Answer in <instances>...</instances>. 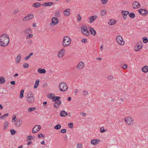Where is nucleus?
Instances as JSON below:
<instances>
[{"instance_id":"nucleus-1","label":"nucleus","mask_w":148,"mask_h":148,"mask_svg":"<svg viewBox=\"0 0 148 148\" xmlns=\"http://www.w3.org/2000/svg\"><path fill=\"white\" fill-rule=\"evenodd\" d=\"M9 36L4 34L0 36V45L2 47H5L8 45L9 42Z\"/></svg>"},{"instance_id":"nucleus-2","label":"nucleus","mask_w":148,"mask_h":148,"mask_svg":"<svg viewBox=\"0 0 148 148\" xmlns=\"http://www.w3.org/2000/svg\"><path fill=\"white\" fill-rule=\"evenodd\" d=\"M27 101L29 103H33L34 101L35 97L33 93L29 92L27 93L26 97Z\"/></svg>"},{"instance_id":"nucleus-3","label":"nucleus","mask_w":148,"mask_h":148,"mask_svg":"<svg viewBox=\"0 0 148 148\" xmlns=\"http://www.w3.org/2000/svg\"><path fill=\"white\" fill-rule=\"evenodd\" d=\"M71 40L68 36H64L62 41V45L64 47L68 46L71 43Z\"/></svg>"},{"instance_id":"nucleus-4","label":"nucleus","mask_w":148,"mask_h":148,"mask_svg":"<svg viewBox=\"0 0 148 148\" xmlns=\"http://www.w3.org/2000/svg\"><path fill=\"white\" fill-rule=\"evenodd\" d=\"M59 88L61 91L64 92L67 90L68 86L65 82H62L59 84Z\"/></svg>"},{"instance_id":"nucleus-5","label":"nucleus","mask_w":148,"mask_h":148,"mask_svg":"<svg viewBox=\"0 0 148 148\" xmlns=\"http://www.w3.org/2000/svg\"><path fill=\"white\" fill-rule=\"evenodd\" d=\"M81 31L82 33L86 36H88L89 35L90 33L88 30L87 27L85 26H84L81 27Z\"/></svg>"},{"instance_id":"nucleus-6","label":"nucleus","mask_w":148,"mask_h":148,"mask_svg":"<svg viewBox=\"0 0 148 148\" xmlns=\"http://www.w3.org/2000/svg\"><path fill=\"white\" fill-rule=\"evenodd\" d=\"M124 121L128 125H131L133 123V119L130 116L126 117Z\"/></svg>"},{"instance_id":"nucleus-7","label":"nucleus","mask_w":148,"mask_h":148,"mask_svg":"<svg viewBox=\"0 0 148 148\" xmlns=\"http://www.w3.org/2000/svg\"><path fill=\"white\" fill-rule=\"evenodd\" d=\"M116 40L117 43L121 45H123L124 44L122 38L120 36H117L116 38Z\"/></svg>"},{"instance_id":"nucleus-8","label":"nucleus","mask_w":148,"mask_h":148,"mask_svg":"<svg viewBox=\"0 0 148 148\" xmlns=\"http://www.w3.org/2000/svg\"><path fill=\"white\" fill-rule=\"evenodd\" d=\"M51 21L52 22L50 24V26H51L53 24L54 25H57L59 22V19L57 17H55L52 18Z\"/></svg>"},{"instance_id":"nucleus-9","label":"nucleus","mask_w":148,"mask_h":148,"mask_svg":"<svg viewBox=\"0 0 148 148\" xmlns=\"http://www.w3.org/2000/svg\"><path fill=\"white\" fill-rule=\"evenodd\" d=\"M41 128V127L40 125H36L33 128L32 130V132L33 133H36L40 130Z\"/></svg>"},{"instance_id":"nucleus-10","label":"nucleus","mask_w":148,"mask_h":148,"mask_svg":"<svg viewBox=\"0 0 148 148\" xmlns=\"http://www.w3.org/2000/svg\"><path fill=\"white\" fill-rule=\"evenodd\" d=\"M34 17V15L32 14H28L27 16H25L23 18V21H26L30 20Z\"/></svg>"},{"instance_id":"nucleus-11","label":"nucleus","mask_w":148,"mask_h":148,"mask_svg":"<svg viewBox=\"0 0 148 148\" xmlns=\"http://www.w3.org/2000/svg\"><path fill=\"white\" fill-rule=\"evenodd\" d=\"M22 121L21 119H18L14 123V125L16 127H19L22 123Z\"/></svg>"},{"instance_id":"nucleus-12","label":"nucleus","mask_w":148,"mask_h":148,"mask_svg":"<svg viewBox=\"0 0 148 148\" xmlns=\"http://www.w3.org/2000/svg\"><path fill=\"white\" fill-rule=\"evenodd\" d=\"M84 66V64L82 61L80 62L76 66V68L79 70H80L82 69Z\"/></svg>"},{"instance_id":"nucleus-13","label":"nucleus","mask_w":148,"mask_h":148,"mask_svg":"<svg viewBox=\"0 0 148 148\" xmlns=\"http://www.w3.org/2000/svg\"><path fill=\"white\" fill-rule=\"evenodd\" d=\"M138 11L141 15L144 16L147 15L148 13V11L145 9H140Z\"/></svg>"},{"instance_id":"nucleus-14","label":"nucleus","mask_w":148,"mask_h":148,"mask_svg":"<svg viewBox=\"0 0 148 148\" xmlns=\"http://www.w3.org/2000/svg\"><path fill=\"white\" fill-rule=\"evenodd\" d=\"M54 104V107L56 109H58L61 105V102L60 100L55 101Z\"/></svg>"},{"instance_id":"nucleus-15","label":"nucleus","mask_w":148,"mask_h":148,"mask_svg":"<svg viewBox=\"0 0 148 148\" xmlns=\"http://www.w3.org/2000/svg\"><path fill=\"white\" fill-rule=\"evenodd\" d=\"M65 49H62L58 53V56L60 58H62L64 55Z\"/></svg>"},{"instance_id":"nucleus-16","label":"nucleus","mask_w":148,"mask_h":148,"mask_svg":"<svg viewBox=\"0 0 148 148\" xmlns=\"http://www.w3.org/2000/svg\"><path fill=\"white\" fill-rule=\"evenodd\" d=\"M132 6L133 8H139L140 6V4L139 3L136 1H135L133 2L132 3Z\"/></svg>"},{"instance_id":"nucleus-17","label":"nucleus","mask_w":148,"mask_h":148,"mask_svg":"<svg viewBox=\"0 0 148 148\" xmlns=\"http://www.w3.org/2000/svg\"><path fill=\"white\" fill-rule=\"evenodd\" d=\"M100 141L99 139H94L91 140V143L93 145H96Z\"/></svg>"},{"instance_id":"nucleus-18","label":"nucleus","mask_w":148,"mask_h":148,"mask_svg":"<svg viewBox=\"0 0 148 148\" xmlns=\"http://www.w3.org/2000/svg\"><path fill=\"white\" fill-rule=\"evenodd\" d=\"M97 17V16H93L90 17L89 18V19L90 20V23H92L94 22L95 19H96Z\"/></svg>"},{"instance_id":"nucleus-19","label":"nucleus","mask_w":148,"mask_h":148,"mask_svg":"<svg viewBox=\"0 0 148 148\" xmlns=\"http://www.w3.org/2000/svg\"><path fill=\"white\" fill-rule=\"evenodd\" d=\"M70 9H68L65 10L64 11V15L66 16H69L70 14Z\"/></svg>"},{"instance_id":"nucleus-20","label":"nucleus","mask_w":148,"mask_h":148,"mask_svg":"<svg viewBox=\"0 0 148 148\" xmlns=\"http://www.w3.org/2000/svg\"><path fill=\"white\" fill-rule=\"evenodd\" d=\"M123 18L124 19H126L127 15L129 13V12L127 11H122L121 12Z\"/></svg>"},{"instance_id":"nucleus-21","label":"nucleus","mask_w":148,"mask_h":148,"mask_svg":"<svg viewBox=\"0 0 148 148\" xmlns=\"http://www.w3.org/2000/svg\"><path fill=\"white\" fill-rule=\"evenodd\" d=\"M89 29H90L91 34L93 35H95L96 33L94 29V28H92L91 27H89Z\"/></svg>"},{"instance_id":"nucleus-22","label":"nucleus","mask_w":148,"mask_h":148,"mask_svg":"<svg viewBox=\"0 0 148 148\" xmlns=\"http://www.w3.org/2000/svg\"><path fill=\"white\" fill-rule=\"evenodd\" d=\"M54 4V3L53 2H48L45 3L42 5V6H50L52 5H53Z\"/></svg>"},{"instance_id":"nucleus-23","label":"nucleus","mask_w":148,"mask_h":148,"mask_svg":"<svg viewBox=\"0 0 148 148\" xmlns=\"http://www.w3.org/2000/svg\"><path fill=\"white\" fill-rule=\"evenodd\" d=\"M143 47V45H138L134 47V50L135 51H137L140 50Z\"/></svg>"},{"instance_id":"nucleus-24","label":"nucleus","mask_w":148,"mask_h":148,"mask_svg":"<svg viewBox=\"0 0 148 148\" xmlns=\"http://www.w3.org/2000/svg\"><path fill=\"white\" fill-rule=\"evenodd\" d=\"M68 113L65 111H62L60 113V116L61 117H65L67 115Z\"/></svg>"},{"instance_id":"nucleus-25","label":"nucleus","mask_w":148,"mask_h":148,"mask_svg":"<svg viewBox=\"0 0 148 148\" xmlns=\"http://www.w3.org/2000/svg\"><path fill=\"white\" fill-rule=\"evenodd\" d=\"M142 71L143 72L146 73L148 71V66H145L142 68Z\"/></svg>"},{"instance_id":"nucleus-26","label":"nucleus","mask_w":148,"mask_h":148,"mask_svg":"<svg viewBox=\"0 0 148 148\" xmlns=\"http://www.w3.org/2000/svg\"><path fill=\"white\" fill-rule=\"evenodd\" d=\"M41 4L38 2H36L33 3L32 6L35 8H38L40 6Z\"/></svg>"},{"instance_id":"nucleus-27","label":"nucleus","mask_w":148,"mask_h":148,"mask_svg":"<svg viewBox=\"0 0 148 148\" xmlns=\"http://www.w3.org/2000/svg\"><path fill=\"white\" fill-rule=\"evenodd\" d=\"M116 22V21L114 19H111L110 21V22L108 23V24L110 25H113L115 24Z\"/></svg>"},{"instance_id":"nucleus-28","label":"nucleus","mask_w":148,"mask_h":148,"mask_svg":"<svg viewBox=\"0 0 148 148\" xmlns=\"http://www.w3.org/2000/svg\"><path fill=\"white\" fill-rule=\"evenodd\" d=\"M38 72L40 73H45L46 72V71L45 69L39 68L38 70Z\"/></svg>"},{"instance_id":"nucleus-29","label":"nucleus","mask_w":148,"mask_h":148,"mask_svg":"<svg viewBox=\"0 0 148 148\" xmlns=\"http://www.w3.org/2000/svg\"><path fill=\"white\" fill-rule=\"evenodd\" d=\"M5 82V80L3 77H0V84H3Z\"/></svg>"},{"instance_id":"nucleus-30","label":"nucleus","mask_w":148,"mask_h":148,"mask_svg":"<svg viewBox=\"0 0 148 148\" xmlns=\"http://www.w3.org/2000/svg\"><path fill=\"white\" fill-rule=\"evenodd\" d=\"M39 80L38 79H37L36 82H35V84L34 86V88H36L38 87V84L39 83Z\"/></svg>"},{"instance_id":"nucleus-31","label":"nucleus","mask_w":148,"mask_h":148,"mask_svg":"<svg viewBox=\"0 0 148 148\" xmlns=\"http://www.w3.org/2000/svg\"><path fill=\"white\" fill-rule=\"evenodd\" d=\"M31 31V29L30 28H28L27 29H25L24 31L23 32L25 34H29V32Z\"/></svg>"},{"instance_id":"nucleus-32","label":"nucleus","mask_w":148,"mask_h":148,"mask_svg":"<svg viewBox=\"0 0 148 148\" xmlns=\"http://www.w3.org/2000/svg\"><path fill=\"white\" fill-rule=\"evenodd\" d=\"M107 12V11L105 9L102 10L101 12V14L102 16L105 15Z\"/></svg>"},{"instance_id":"nucleus-33","label":"nucleus","mask_w":148,"mask_h":148,"mask_svg":"<svg viewBox=\"0 0 148 148\" xmlns=\"http://www.w3.org/2000/svg\"><path fill=\"white\" fill-rule=\"evenodd\" d=\"M21 54L18 55L16 57V59H17V60H16V62L18 63H19L21 61Z\"/></svg>"},{"instance_id":"nucleus-34","label":"nucleus","mask_w":148,"mask_h":148,"mask_svg":"<svg viewBox=\"0 0 148 148\" xmlns=\"http://www.w3.org/2000/svg\"><path fill=\"white\" fill-rule=\"evenodd\" d=\"M55 95L53 93H50L49 95L48 96V97L50 99H53V100L54 99L53 97H54Z\"/></svg>"},{"instance_id":"nucleus-35","label":"nucleus","mask_w":148,"mask_h":148,"mask_svg":"<svg viewBox=\"0 0 148 148\" xmlns=\"http://www.w3.org/2000/svg\"><path fill=\"white\" fill-rule=\"evenodd\" d=\"M8 126V123L7 121H5L4 124V129L6 130Z\"/></svg>"},{"instance_id":"nucleus-36","label":"nucleus","mask_w":148,"mask_h":148,"mask_svg":"<svg viewBox=\"0 0 148 148\" xmlns=\"http://www.w3.org/2000/svg\"><path fill=\"white\" fill-rule=\"evenodd\" d=\"M128 15L129 16L132 18H134L135 17V14L133 12L129 13Z\"/></svg>"},{"instance_id":"nucleus-37","label":"nucleus","mask_w":148,"mask_h":148,"mask_svg":"<svg viewBox=\"0 0 148 148\" xmlns=\"http://www.w3.org/2000/svg\"><path fill=\"white\" fill-rule=\"evenodd\" d=\"M36 109V108L35 107L29 108L28 110L27 111L29 112H31L35 110Z\"/></svg>"},{"instance_id":"nucleus-38","label":"nucleus","mask_w":148,"mask_h":148,"mask_svg":"<svg viewBox=\"0 0 148 148\" xmlns=\"http://www.w3.org/2000/svg\"><path fill=\"white\" fill-rule=\"evenodd\" d=\"M114 78V76L113 75H110L108 76L107 79L110 80H112Z\"/></svg>"},{"instance_id":"nucleus-39","label":"nucleus","mask_w":148,"mask_h":148,"mask_svg":"<svg viewBox=\"0 0 148 148\" xmlns=\"http://www.w3.org/2000/svg\"><path fill=\"white\" fill-rule=\"evenodd\" d=\"M53 98H54V99L53 100V101L54 102L55 101H57L60 100L59 99L60 98V97L59 96L56 97L55 96L54 97H53Z\"/></svg>"},{"instance_id":"nucleus-40","label":"nucleus","mask_w":148,"mask_h":148,"mask_svg":"<svg viewBox=\"0 0 148 148\" xmlns=\"http://www.w3.org/2000/svg\"><path fill=\"white\" fill-rule=\"evenodd\" d=\"M61 127V125L60 124H58L56 125L54 127V128L55 129L58 130Z\"/></svg>"},{"instance_id":"nucleus-41","label":"nucleus","mask_w":148,"mask_h":148,"mask_svg":"<svg viewBox=\"0 0 148 148\" xmlns=\"http://www.w3.org/2000/svg\"><path fill=\"white\" fill-rule=\"evenodd\" d=\"M143 42L144 43H146L148 42V39L146 37H144L143 38Z\"/></svg>"},{"instance_id":"nucleus-42","label":"nucleus","mask_w":148,"mask_h":148,"mask_svg":"<svg viewBox=\"0 0 148 148\" xmlns=\"http://www.w3.org/2000/svg\"><path fill=\"white\" fill-rule=\"evenodd\" d=\"M11 134L12 135H14L16 133V131L14 129L11 130H10Z\"/></svg>"},{"instance_id":"nucleus-43","label":"nucleus","mask_w":148,"mask_h":148,"mask_svg":"<svg viewBox=\"0 0 148 148\" xmlns=\"http://www.w3.org/2000/svg\"><path fill=\"white\" fill-rule=\"evenodd\" d=\"M33 53H31L29 55H28L25 58V60H27L28 59L31 57V56L33 55Z\"/></svg>"},{"instance_id":"nucleus-44","label":"nucleus","mask_w":148,"mask_h":148,"mask_svg":"<svg viewBox=\"0 0 148 148\" xmlns=\"http://www.w3.org/2000/svg\"><path fill=\"white\" fill-rule=\"evenodd\" d=\"M24 92V90H22L20 92V98H22L23 97V93Z\"/></svg>"},{"instance_id":"nucleus-45","label":"nucleus","mask_w":148,"mask_h":148,"mask_svg":"<svg viewBox=\"0 0 148 148\" xmlns=\"http://www.w3.org/2000/svg\"><path fill=\"white\" fill-rule=\"evenodd\" d=\"M9 115L8 113H6L3 116H1L0 117V119H3L6 117L7 116Z\"/></svg>"},{"instance_id":"nucleus-46","label":"nucleus","mask_w":148,"mask_h":148,"mask_svg":"<svg viewBox=\"0 0 148 148\" xmlns=\"http://www.w3.org/2000/svg\"><path fill=\"white\" fill-rule=\"evenodd\" d=\"M13 118H12V122H15L16 121V120L15 119H17L16 118V116L14 114L13 116Z\"/></svg>"},{"instance_id":"nucleus-47","label":"nucleus","mask_w":148,"mask_h":148,"mask_svg":"<svg viewBox=\"0 0 148 148\" xmlns=\"http://www.w3.org/2000/svg\"><path fill=\"white\" fill-rule=\"evenodd\" d=\"M82 145L81 143H78L76 147L77 148H82Z\"/></svg>"},{"instance_id":"nucleus-48","label":"nucleus","mask_w":148,"mask_h":148,"mask_svg":"<svg viewBox=\"0 0 148 148\" xmlns=\"http://www.w3.org/2000/svg\"><path fill=\"white\" fill-rule=\"evenodd\" d=\"M29 64L28 63H25L23 65V67L25 68H27L29 67Z\"/></svg>"},{"instance_id":"nucleus-49","label":"nucleus","mask_w":148,"mask_h":148,"mask_svg":"<svg viewBox=\"0 0 148 148\" xmlns=\"http://www.w3.org/2000/svg\"><path fill=\"white\" fill-rule=\"evenodd\" d=\"M38 138H44L45 135L43 134H40L38 135Z\"/></svg>"},{"instance_id":"nucleus-50","label":"nucleus","mask_w":148,"mask_h":148,"mask_svg":"<svg viewBox=\"0 0 148 148\" xmlns=\"http://www.w3.org/2000/svg\"><path fill=\"white\" fill-rule=\"evenodd\" d=\"M101 1L102 4H106L107 3L108 0H101Z\"/></svg>"},{"instance_id":"nucleus-51","label":"nucleus","mask_w":148,"mask_h":148,"mask_svg":"<svg viewBox=\"0 0 148 148\" xmlns=\"http://www.w3.org/2000/svg\"><path fill=\"white\" fill-rule=\"evenodd\" d=\"M27 139L28 140H33L34 139L33 138L32 136H31V135L28 136L27 137Z\"/></svg>"},{"instance_id":"nucleus-52","label":"nucleus","mask_w":148,"mask_h":148,"mask_svg":"<svg viewBox=\"0 0 148 148\" xmlns=\"http://www.w3.org/2000/svg\"><path fill=\"white\" fill-rule=\"evenodd\" d=\"M55 16L56 17H59L60 16V13L58 12H56L55 13Z\"/></svg>"},{"instance_id":"nucleus-53","label":"nucleus","mask_w":148,"mask_h":148,"mask_svg":"<svg viewBox=\"0 0 148 148\" xmlns=\"http://www.w3.org/2000/svg\"><path fill=\"white\" fill-rule=\"evenodd\" d=\"M127 64H124L123 65V66H122V68L123 69H125L127 68Z\"/></svg>"},{"instance_id":"nucleus-54","label":"nucleus","mask_w":148,"mask_h":148,"mask_svg":"<svg viewBox=\"0 0 148 148\" xmlns=\"http://www.w3.org/2000/svg\"><path fill=\"white\" fill-rule=\"evenodd\" d=\"M73 124L72 123H69L68 124V126L69 128H73Z\"/></svg>"},{"instance_id":"nucleus-55","label":"nucleus","mask_w":148,"mask_h":148,"mask_svg":"<svg viewBox=\"0 0 148 148\" xmlns=\"http://www.w3.org/2000/svg\"><path fill=\"white\" fill-rule=\"evenodd\" d=\"M100 131L102 133H103L106 131V130H104V128L103 127H101L100 129Z\"/></svg>"},{"instance_id":"nucleus-56","label":"nucleus","mask_w":148,"mask_h":148,"mask_svg":"<svg viewBox=\"0 0 148 148\" xmlns=\"http://www.w3.org/2000/svg\"><path fill=\"white\" fill-rule=\"evenodd\" d=\"M77 16H78V18H77V20L78 21H80L81 20V18H82V17L80 16V15L79 14H78Z\"/></svg>"},{"instance_id":"nucleus-57","label":"nucleus","mask_w":148,"mask_h":148,"mask_svg":"<svg viewBox=\"0 0 148 148\" xmlns=\"http://www.w3.org/2000/svg\"><path fill=\"white\" fill-rule=\"evenodd\" d=\"M33 36V35L32 34H29V35H28L26 36V38L27 39H29L30 38L32 37Z\"/></svg>"},{"instance_id":"nucleus-58","label":"nucleus","mask_w":148,"mask_h":148,"mask_svg":"<svg viewBox=\"0 0 148 148\" xmlns=\"http://www.w3.org/2000/svg\"><path fill=\"white\" fill-rule=\"evenodd\" d=\"M66 132V129H62L60 131V132L63 133H65Z\"/></svg>"},{"instance_id":"nucleus-59","label":"nucleus","mask_w":148,"mask_h":148,"mask_svg":"<svg viewBox=\"0 0 148 148\" xmlns=\"http://www.w3.org/2000/svg\"><path fill=\"white\" fill-rule=\"evenodd\" d=\"M83 43H85L87 42V40L86 38H82L81 41Z\"/></svg>"},{"instance_id":"nucleus-60","label":"nucleus","mask_w":148,"mask_h":148,"mask_svg":"<svg viewBox=\"0 0 148 148\" xmlns=\"http://www.w3.org/2000/svg\"><path fill=\"white\" fill-rule=\"evenodd\" d=\"M19 11V10L18 9H16L15 10L14 12V14H16Z\"/></svg>"},{"instance_id":"nucleus-61","label":"nucleus","mask_w":148,"mask_h":148,"mask_svg":"<svg viewBox=\"0 0 148 148\" xmlns=\"http://www.w3.org/2000/svg\"><path fill=\"white\" fill-rule=\"evenodd\" d=\"M83 94L84 96H86L88 94V92L87 91H84L83 92Z\"/></svg>"},{"instance_id":"nucleus-62","label":"nucleus","mask_w":148,"mask_h":148,"mask_svg":"<svg viewBox=\"0 0 148 148\" xmlns=\"http://www.w3.org/2000/svg\"><path fill=\"white\" fill-rule=\"evenodd\" d=\"M10 84L12 85H14L15 84V81H12L10 82Z\"/></svg>"},{"instance_id":"nucleus-63","label":"nucleus","mask_w":148,"mask_h":148,"mask_svg":"<svg viewBox=\"0 0 148 148\" xmlns=\"http://www.w3.org/2000/svg\"><path fill=\"white\" fill-rule=\"evenodd\" d=\"M81 114H82L83 116H84L86 115V114L84 112H81Z\"/></svg>"},{"instance_id":"nucleus-64","label":"nucleus","mask_w":148,"mask_h":148,"mask_svg":"<svg viewBox=\"0 0 148 148\" xmlns=\"http://www.w3.org/2000/svg\"><path fill=\"white\" fill-rule=\"evenodd\" d=\"M32 143V142L31 141H29V142H28L27 143V145H30V144H31Z\"/></svg>"}]
</instances>
